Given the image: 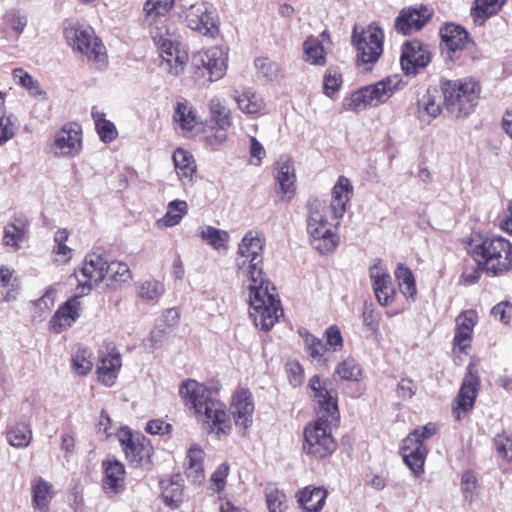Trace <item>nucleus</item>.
I'll return each instance as SVG.
<instances>
[{"label":"nucleus","mask_w":512,"mask_h":512,"mask_svg":"<svg viewBox=\"0 0 512 512\" xmlns=\"http://www.w3.org/2000/svg\"><path fill=\"white\" fill-rule=\"evenodd\" d=\"M340 419L332 417L315 416L303 429L302 452L309 459L325 460L330 458L338 448V442L333 435V428H337Z\"/></svg>","instance_id":"obj_5"},{"label":"nucleus","mask_w":512,"mask_h":512,"mask_svg":"<svg viewBox=\"0 0 512 512\" xmlns=\"http://www.w3.org/2000/svg\"><path fill=\"white\" fill-rule=\"evenodd\" d=\"M304 344L305 351L313 362H316L320 366L327 365L328 360L325 358V354L328 349L320 338L306 332Z\"/></svg>","instance_id":"obj_49"},{"label":"nucleus","mask_w":512,"mask_h":512,"mask_svg":"<svg viewBox=\"0 0 512 512\" xmlns=\"http://www.w3.org/2000/svg\"><path fill=\"white\" fill-rule=\"evenodd\" d=\"M265 238L258 232L248 231L242 238L236 258L237 274L250 282L266 279L263 271Z\"/></svg>","instance_id":"obj_9"},{"label":"nucleus","mask_w":512,"mask_h":512,"mask_svg":"<svg viewBox=\"0 0 512 512\" xmlns=\"http://www.w3.org/2000/svg\"><path fill=\"white\" fill-rule=\"evenodd\" d=\"M353 196V186L345 176H339L332 188V199L329 210L335 219L341 218L346 212V206Z\"/></svg>","instance_id":"obj_32"},{"label":"nucleus","mask_w":512,"mask_h":512,"mask_svg":"<svg viewBox=\"0 0 512 512\" xmlns=\"http://www.w3.org/2000/svg\"><path fill=\"white\" fill-rule=\"evenodd\" d=\"M180 397L194 411L202 428L219 440L228 437L233 430L231 414L225 403L212 396L210 389L195 380L183 381L179 388Z\"/></svg>","instance_id":"obj_1"},{"label":"nucleus","mask_w":512,"mask_h":512,"mask_svg":"<svg viewBox=\"0 0 512 512\" xmlns=\"http://www.w3.org/2000/svg\"><path fill=\"white\" fill-rule=\"evenodd\" d=\"M369 277L378 304L382 307L393 305L398 298V292L392 282L390 273L383 266L381 259H376L369 268Z\"/></svg>","instance_id":"obj_20"},{"label":"nucleus","mask_w":512,"mask_h":512,"mask_svg":"<svg viewBox=\"0 0 512 512\" xmlns=\"http://www.w3.org/2000/svg\"><path fill=\"white\" fill-rule=\"evenodd\" d=\"M106 259L100 254L89 253L81 266L74 271L77 280V291L81 296L88 294L95 286L106 278Z\"/></svg>","instance_id":"obj_18"},{"label":"nucleus","mask_w":512,"mask_h":512,"mask_svg":"<svg viewBox=\"0 0 512 512\" xmlns=\"http://www.w3.org/2000/svg\"><path fill=\"white\" fill-rule=\"evenodd\" d=\"M32 506L36 512H50V503L54 497L53 486L42 477L31 484Z\"/></svg>","instance_id":"obj_35"},{"label":"nucleus","mask_w":512,"mask_h":512,"mask_svg":"<svg viewBox=\"0 0 512 512\" xmlns=\"http://www.w3.org/2000/svg\"><path fill=\"white\" fill-rule=\"evenodd\" d=\"M330 384L329 379H323L319 375H314L309 379L308 388L310 390V397L315 403V416L324 415L336 420L340 419L338 398L337 392L329 389Z\"/></svg>","instance_id":"obj_15"},{"label":"nucleus","mask_w":512,"mask_h":512,"mask_svg":"<svg viewBox=\"0 0 512 512\" xmlns=\"http://www.w3.org/2000/svg\"><path fill=\"white\" fill-rule=\"evenodd\" d=\"M507 0H474L470 10L473 22L482 26L492 16L498 14Z\"/></svg>","instance_id":"obj_39"},{"label":"nucleus","mask_w":512,"mask_h":512,"mask_svg":"<svg viewBox=\"0 0 512 512\" xmlns=\"http://www.w3.org/2000/svg\"><path fill=\"white\" fill-rule=\"evenodd\" d=\"M161 497L170 509H177L184 502V485L179 480L164 479L160 482Z\"/></svg>","instance_id":"obj_42"},{"label":"nucleus","mask_w":512,"mask_h":512,"mask_svg":"<svg viewBox=\"0 0 512 512\" xmlns=\"http://www.w3.org/2000/svg\"><path fill=\"white\" fill-rule=\"evenodd\" d=\"M230 472L227 462L221 463L210 477V490L214 493H221L226 487V480Z\"/></svg>","instance_id":"obj_58"},{"label":"nucleus","mask_w":512,"mask_h":512,"mask_svg":"<svg viewBox=\"0 0 512 512\" xmlns=\"http://www.w3.org/2000/svg\"><path fill=\"white\" fill-rule=\"evenodd\" d=\"M29 230V221L21 215H15L8 222L3 231V245L18 251L25 240Z\"/></svg>","instance_id":"obj_33"},{"label":"nucleus","mask_w":512,"mask_h":512,"mask_svg":"<svg viewBox=\"0 0 512 512\" xmlns=\"http://www.w3.org/2000/svg\"><path fill=\"white\" fill-rule=\"evenodd\" d=\"M455 331L453 337L454 363L461 365L463 358L461 355L467 356L472 347L474 327L478 323V314L474 309L462 311L455 319Z\"/></svg>","instance_id":"obj_16"},{"label":"nucleus","mask_w":512,"mask_h":512,"mask_svg":"<svg viewBox=\"0 0 512 512\" xmlns=\"http://www.w3.org/2000/svg\"><path fill=\"white\" fill-rule=\"evenodd\" d=\"M248 289L254 325L262 331H270L284 314L276 287L268 279H262L250 282Z\"/></svg>","instance_id":"obj_4"},{"label":"nucleus","mask_w":512,"mask_h":512,"mask_svg":"<svg viewBox=\"0 0 512 512\" xmlns=\"http://www.w3.org/2000/svg\"><path fill=\"white\" fill-rule=\"evenodd\" d=\"M327 206L316 201L311 205L307 231L310 243L321 254L332 252L338 245L339 237L332 230L326 215Z\"/></svg>","instance_id":"obj_12"},{"label":"nucleus","mask_w":512,"mask_h":512,"mask_svg":"<svg viewBox=\"0 0 512 512\" xmlns=\"http://www.w3.org/2000/svg\"><path fill=\"white\" fill-rule=\"evenodd\" d=\"M175 0H146L143 5V23L148 27L152 39L169 36V16Z\"/></svg>","instance_id":"obj_17"},{"label":"nucleus","mask_w":512,"mask_h":512,"mask_svg":"<svg viewBox=\"0 0 512 512\" xmlns=\"http://www.w3.org/2000/svg\"><path fill=\"white\" fill-rule=\"evenodd\" d=\"M431 59L432 53L422 41L412 39L402 44L400 64L405 75H416Z\"/></svg>","instance_id":"obj_21"},{"label":"nucleus","mask_w":512,"mask_h":512,"mask_svg":"<svg viewBox=\"0 0 512 512\" xmlns=\"http://www.w3.org/2000/svg\"><path fill=\"white\" fill-rule=\"evenodd\" d=\"M163 287L156 280L145 281L140 284L138 295L144 300H157L162 294Z\"/></svg>","instance_id":"obj_59"},{"label":"nucleus","mask_w":512,"mask_h":512,"mask_svg":"<svg viewBox=\"0 0 512 512\" xmlns=\"http://www.w3.org/2000/svg\"><path fill=\"white\" fill-rule=\"evenodd\" d=\"M93 359V352L88 346L76 345L71 353L72 371L79 376H86L93 369Z\"/></svg>","instance_id":"obj_41"},{"label":"nucleus","mask_w":512,"mask_h":512,"mask_svg":"<svg viewBox=\"0 0 512 512\" xmlns=\"http://www.w3.org/2000/svg\"><path fill=\"white\" fill-rule=\"evenodd\" d=\"M287 377L293 386H299L303 382L304 369L298 361H288L286 364Z\"/></svg>","instance_id":"obj_62"},{"label":"nucleus","mask_w":512,"mask_h":512,"mask_svg":"<svg viewBox=\"0 0 512 512\" xmlns=\"http://www.w3.org/2000/svg\"><path fill=\"white\" fill-rule=\"evenodd\" d=\"M419 112L426 113L429 117H437L441 113V106L436 97L427 92L418 102Z\"/></svg>","instance_id":"obj_60"},{"label":"nucleus","mask_w":512,"mask_h":512,"mask_svg":"<svg viewBox=\"0 0 512 512\" xmlns=\"http://www.w3.org/2000/svg\"><path fill=\"white\" fill-rule=\"evenodd\" d=\"M327 498L324 487H305L299 491V503L306 512H320Z\"/></svg>","instance_id":"obj_40"},{"label":"nucleus","mask_w":512,"mask_h":512,"mask_svg":"<svg viewBox=\"0 0 512 512\" xmlns=\"http://www.w3.org/2000/svg\"><path fill=\"white\" fill-rule=\"evenodd\" d=\"M233 99L237 103L238 108L247 115L260 113L264 107L265 102L263 98L257 95L251 89L243 90L242 92L235 91Z\"/></svg>","instance_id":"obj_44"},{"label":"nucleus","mask_w":512,"mask_h":512,"mask_svg":"<svg viewBox=\"0 0 512 512\" xmlns=\"http://www.w3.org/2000/svg\"><path fill=\"white\" fill-rule=\"evenodd\" d=\"M441 57L448 65L464 66L481 57V51L470 33L460 24L445 22L439 29Z\"/></svg>","instance_id":"obj_3"},{"label":"nucleus","mask_w":512,"mask_h":512,"mask_svg":"<svg viewBox=\"0 0 512 512\" xmlns=\"http://www.w3.org/2000/svg\"><path fill=\"white\" fill-rule=\"evenodd\" d=\"M480 389L481 380L477 364L471 360L452 405V414L456 421H461L473 410Z\"/></svg>","instance_id":"obj_13"},{"label":"nucleus","mask_w":512,"mask_h":512,"mask_svg":"<svg viewBox=\"0 0 512 512\" xmlns=\"http://www.w3.org/2000/svg\"><path fill=\"white\" fill-rule=\"evenodd\" d=\"M467 253L489 277H503L512 272V242L500 235L472 236Z\"/></svg>","instance_id":"obj_2"},{"label":"nucleus","mask_w":512,"mask_h":512,"mask_svg":"<svg viewBox=\"0 0 512 512\" xmlns=\"http://www.w3.org/2000/svg\"><path fill=\"white\" fill-rule=\"evenodd\" d=\"M173 120L185 131H192L199 124L196 109L185 99L176 103Z\"/></svg>","instance_id":"obj_43"},{"label":"nucleus","mask_w":512,"mask_h":512,"mask_svg":"<svg viewBox=\"0 0 512 512\" xmlns=\"http://www.w3.org/2000/svg\"><path fill=\"white\" fill-rule=\"evenodd\" d=\"M121 367V354L114 345H108L106 350L100 351L98 355V364L96 368L98 381L107 387L113 386L119 375Z\"/></svg>","instance_id":"obj_24"},{"label":"nucleus","mask_w":512,"mask_h":512,"mask_svg":"<svg viewBox=\"0 0 512 512\" xmlns=\"http://www.w3.org/2000/svg\"><path fill=\"white\" fill-rule=\"evenodd\" d=\"M188 212L187 202L184 200H173L168 203L165 215L156 221L158 228H167L178 225Z\"/></svg>","instance_id":"obj_46"},{"label":"nucleus","mask_w":512,"mask_h":512,"mask_svg":"<svg viewBox=\"0 0 512 512\" xmlns=\"http://www.w3.org/2000/svg\"><path fill=\"white\" fill-rule=\"evenodd\" d=\"M258 72L267 78L274 76L278 71V65L268 57H259L255 60Z\"/></svg>","instance_id":"obj_63"},{"label":"nucleus","mask_w":512,"mask_h":512,"mask_svg":"<svg viewBox=\"0 0 512 512\" xmlns=\"http://www.w3.org/2000/svg\"><path fill=\"white\" fill-rule=\"evenodd\" d=\"M206 453L199 444L189 447L185 458V474L193 481H202L205 476L204 462Z\"/></svg>","instance_id":"obj_36"},{"label":"nucleus","mask_w":512,"mask_h":512,"mask_svg":"<svg viewBox=\"0 0 512 512\" xmlns=\"http://www.w3.org/2000/svg\"><path fill=\"white\" fill-rule=\"evenodd\" d=\"M63 35L68 45L86 56L89 62L104 63L106 61V48L92 27L83 26L73 18L65 19Z\"/></svg>","instance_id":"obj_8"},{"label":"nucleus","mask_w":512,"mask_h":512,"mask_svg":"<svg viewBox=\"0 0 512 512\" xmlns=\"http://www.w3.org/2000/svg\"><path fill=\"white\" fill-rule=\"evenodd\" d=\"M69 236L67 228H58L54 233L51 256L58 265H65L73 258L74 250L67 244Z\"/></svg>","instance_id":"obj_37"},{"label":"nucleus","mask_w":512,"mask_h":512,"mask_svg":"<svg viewBox=\"0 0 512 512\" xmlns=\"http://www.w3.org/2000/svg\"><path fill=\"white\" fill-rule=\"evenodd\" d=\"M304 60L305 62L315 65L324 66L327 62V52L321 41L313 35L308 36L303 42Z\"/></svg>","instance_id":"obj_45"},{"label":"nucleus","mask_w":512,"mask_h":512,"mask_svg":"<svg viewBox=\"0 0 512 512\" xmlns=\"http://www.w3.org/2000/svg\"><path fill=\"white\" fill-rule=\"evenodd\" d=\"M51 147L61 156L74 157L82 150V127L77 122L65 123L56 133Z\"/></svg>","instance_id":"obj_22"},{"label":"nucleus","mask_w":512,"mask_h":512,"mask_svg":"<svg viewBox=\"0 0 512 512\" xmlns=\"http://www.w3.org/2000/svg\"><path fill=\"white\" fill-rule=\"evenodd\" d=\"M91 116L95 123L96 132L100 140L104 143H110L118 137V131L113 122L105 118V113L92 108Z\"/></svg>","instance_id":"obj_47"},{"label":"nucleus","mask_w":512,"mask_h":512,"mask_svg":"<svg viewBox=\"0 0 512 512\" xmlns=\"http://www.w3.org/2000/svg\"><path fill=\"white\" fill-rule=\"evenodd\" d=\"M275 179L283 195L291 198L296 191V172L289 155H281L275 162Z\"/></svg>","instance_id":"obj_31"},{"label":"nucleus","mask_w":512,"mask_h":512,"mask_svg":"<svg viewBox=\"0 0 512 512\" xmlns=\"http://www.w3.org/2000/svg\"><path fill=\"white\" fill-rule=\"evenodd\" d=\"M440 89L446 108L456 117L469 115L478 105L482 85L472 76L459 79H442Z\"/></svg>","instance_id":"obj_6"},{"label":"nucleus","mask_w":512,"mask_h":512,"mask_svg":"<svg viewBox=\"0 0 512 512\" xmlns=\"http://www.w3.org/2000/svg\"><path fill=\"white\" fill-rule=\"evenodd\" d=\"M210 119L221 131L214 136H206L208 144L214 146L222 144L227 139L226 131L232 126V112L225 101L219 97H213L208 104Z\"/></svg>","instance_id":"obj_26"},{"label":"nucleus","mask_w":512,"mask_h":512,"mask_svg":"<svg viewBox=\"0 0 512 512\" xmlns=\"http://www.w3.org/2000/svg\"><path fill=\"white\" fill-rule=\"evenodd\" d=\"M105 273V279L115 285L127 283L132 278L129 266L125 262L118 260H112L110 262L106 260Z\"/></svg>","instance_id":"obj_48"},{"label":"nucleus","mask_w":512,"mask_h":512,"mask_svg":"<svg viewBox=\"0 0 512 512\" xmlns=\"http://www.w3.org/2000/svg\"><path fill=\"white\" fill-rule=\"evenodd\" d=\"M185 19L189 28L202 35L214 37L218 33L212 13L203 4L192 5L187 11Z\"/></svg>","instance_id":"obj_29"},{"label":"nucleus","mask_w":512,"mask_h":512,"mask_svg":"<svg viewBox=\"0 0 512 512\" xmlns=\"http://www.w3.org/2000/svg\"><path fill=\"white\" fill-rule=\"evenodd\" d=\"M335 373L347 381H360L363 378V370L354 358H346L340 362L335 369Z\"/></svg>","instance_id":"obj_51"},{"label":"nucleus","mask_w":512,"mask_h":512,"mask_svg":"<svg viewBox=\"0 0 512 512\" xmlns=\"http://www.w3.org/2000/svg\"><path fill=\"white\" fill-rule=\"evenodd\" d=\"M325 337L331 351L337 352L344 347V339L337 325L329 326L325 331Z\"/></svg>","instance_id":"obj_61"},{"label":"nucleus","mask_w":512,"mask_h":512,"mask_svg":"<svg viewBox=\"0 0 512 512\" xmlns=\"http://www.w3.org/2000/svg\"><path fill=\"white\" fill-rule=\"evenodd\" d=\"M117 438L130 465L138 467L150 463L153 446L143 434L133 432L128 427H122L117 432Z\"/></svg>","instance_id":"obj_14"},{"label":"nucleus","mask_w":512,"mask_h":512,"mask_svg":"<svg viewBox=\"0 0 512 512\" xmlns=\"http://www.w3.org/2000/svg\"><path fill=\"white\" fill-rule=\"evenodd\" d=\"M12 76L15 82L26 89L29 94L33 96H40L45 94L41 89L40 84L37 80H35L27 71L23 68H15L12 71Z\"/></svg>","instance_id":"obj_52"},{"label":"nucleus","mask_w":512,"mask_h":512,"mask_svg":"<svg viewBox=\"0 0 512 512\" xmlns=\"http://www.w3.org/2000/svg\"><path fill=\"white\" fill-rule=\"evenodd\" d=\"M434 11L424 4L402 8L394 20L395 31L410 36L421 31L432 19Z\"/></svg>","instance_id":"obj_19"},{"label":"nucleus","mask_w":512,"mask_h":512,"mask_svg":"<svg viewBox=\"0 0 512 512\" xmlns=\"http://www.w3.org/2000/svg\"><path fill=\"white\" fill-rule=\"evenodd\" d=\"M80 294L70 297L59 306L48 322V329L54 334H60L70 328L81 315Z\"/></svg>","instance_id":"obj_25"},{"label":"nucleus","mask_w":512,"mask_h":512,"mask_svg":"<svg viewBox=\"0 0 512 512\" xmlns=\"http://www.w3.org/2000/svg\"><path fill=\"white\" fill-rule=\"evenodd\" d=\"M384 31L378 23L372 22L365 27L354 25L351 44L356 50L358 66L374 65L383 54Z\"/></svg>","instance_id":"obj_10"},{"label":"nucleus","mask_w":512,"mask_h":512,"mask_svg":"<svg viewBox=\"0 0 512 512\" xmlns=\"http://www.w3.org/2000/svg\"><path fill=\"white\" fill-rule=\"evenodd\" d=\"M104 476L102 479L103 490L108 494L121 492L125 485L126 470L123 463L115 458H107L102 461Z\"/></svg>","instance_id":"obj_30"},{"label":"nucleus","mask_w":512,"mask_h":512,"mask_svg":"<svg viewBox=\"0 0 512 512\" xmlns=\"http://www.w3.org/2000/svg\"><path fill=\"white\" fill-rule=\"evenodd\" d=\"M437 431V425L429 422L415 428L402 440L400 452L403 462L416 477L424 473V465L429 453L425 441L433 437Z\"/></svg>","instance_id":"obj_11"},{"label":"nucleus","mask_w":512,"mask_h":512,"mask_svg":"<svg viewBox=\"0 0 512 512\" xmlns=\"http://www.w3.org/2000/svg\"><path fill=\"white\" fill-rule=\"evenodd\" d=\"M402 81L397 76H388L374 84L363 86L344 97L342 107L346 111L359 112L368 107H377L387 102L400 89Z\"/></svg>","instance_id":"obj_7"},{"label":"nucleus","mask_w":512,"mask_h":512,"mask_svg":"<svg viewBox=\"0 0 512 512\" xmlns=\"http://www.w3.org/2000/svg\"><path fill=\"white\" fill-rule=\"evenodd\" d=\"M362 319L365 328L375 336L379 335L381 314L371 301H365L362 309Z\"/></svg>","instance_id":"obj_54"},{"label":"nucleus","mask_w":512,"mask_h":512,"mask_svg":"<svg viewBox=\"0 0 512 512\" xmlns=\"http://www.w3.org/2000/svg\"><path fill=\"white\" fill-rule=\"evenodd\" d=\"M491 313L495 319L508 324L512 319V304L509 302L498 303L492 308Z\"/></svg>","instance_id":"obj_64"},{"label":"nucleus","mask_w":512,"mask_h":512,"mask_svg":"<svg viewBox=\"0 0 512 512\" xmlns=\"http://www.w3.org/2000/svg\"><path fill=\"white\" fill-rule=\"evenodd\" d=\"M153 41L159 47L164 69L171 75L181 74L189 60L187 51L180 49L179 43H173L168 36Z\"/></svg>","instance_id":"obj_23"},{"label":"nucleus","mask_w":512,"mask_h":512,"mask_svg":"<svg viewBox=\"0 0 512 512\" xmlns=\"http://www.w3.org/2000/svg\"><path fill=\"white\" fill-rule=\"evenodd\" d=\"M32 429L29 424H17L7 431L8 443L16 448L27 447L32 440Z\"/></svg>","instance_id":"obj_50"},{"label":"nucleus","mask_w":512,"mask_h":512,"mask_svg":"<svg viewBox=\"0 0 512 512\" xmlns=\"http://www.w3.org/2000/svg\"><path fill=\"white\" fill-rule=\"evenodd\" d=\"M3 25L11 29L19 37L27 26V18L17 10H9L2 17Z\"/></svg>","instance_id":"obj_57"},{"label":"nucleus","mask_w":512,"mask_h":512,"mask_svg":"<svg viewBox=\"0 0 512 512\" xmlns=\"http://www.w3.org/2000/svg\"><path fill=\"white\" fill-rule=\"evenodd\" d=\"M198 67L204 68L210 81H216L222 78L227 68V55L221 47L213 46L205 51L198 52L194 56Z\"/></svg>","instance_id":"obj_27"},{"label":"nucleus","mask_w":512,"mask_h":512,"mask_svg":"<svg viewBox=\"0 0 512 512\" xmlns=\"http://www.w3.org/2000/svg\"><path fill=\"white\" fill-rule=\"evenodd\" d=\"M172 158L179 180L183 185H192L197 178V164L193 155L183 148H177Z\"/></svg>","instance_id":"obj_34"},{"label":"nucleus","mask_w":512,"mask_h":512,"mask_svg":"<svg viewBox=\"0 0 512 512\" xmlns=\"http://www.w3.org/2000/svg\"><path fill=\"white\" fill-rule=\"evenodd\" d=\"M343 84V76L336 68H329L323 76V93L333 98L341 89Z\"/></svg>","instance_id":"obj_55"},{"label":"nucleus","mask_w":512,"mask_h":512,"mask_svg":"<svg viewBox=\"0 0 512 512\" xmlns=\"http://www.w3.org/2000/svg\"><path fill=\"white\" fill-rule=\"evenodd\" d=\"M231 414L236 425L248 428L252 424L254 402L252 393L247 388H239L232 396Z\"/></svg>","instance_id":"obj_28"},{"label":"nucleus","mask_w":512,"mask_h":512,"mask_svg":"<svg viewBox=\"0 0 512 512\" xmlns=\"http://www.w3.org/2000/svg\"><path fill=\"white\" fill-rule=\"evenodd\" d=\"M201 238L205 240L214 249H226L229 240V234L213 226H208L201 232Z\"/></svg>","instance_id":"obj_56"},{"label":"nucleus","mask_w":512,"mask_h":512,"mask_svg":"<svg viewBox=\"0 0 512 512\" xmlns=\"http://www.w3.org/2000/svg\"><path fill=\"white\" fill-rule=\"evenodd\" d=\"M398 289L409 302H414L417 297L416 279L412 270L404 263H399L394 271Z\"/></svg>","instance_id":"obj_38"},{"label":"nucleus","mask_w":512,"mask_h":512,"mask_svg":"<svg viewBox=\"0 0 512 512\" xmlns=\"http://www.w3.org/2000/svg\"><path fill=\"white\" fill-rule=\"evenodd\" d=\"M493 445L498 457L512 464V435L504 430L497 433L493 438Z\"/></svg>","instance_id":"obj_53"}]
</instances>
